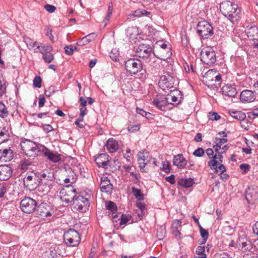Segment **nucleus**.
Masks as SVG:
<instances>
[{
	"label": "nucleus",
	"instance_id": "obj_15",
	"mask_svg": "<svg viewBox=\"0 0 258 258\" xmlns=\"http://www.w3.org/2000/svg\"><path fill=\"white\" fill-rule=\"evenodd\" d=\"M221 147L215 144L213 147V149L215 152V154L213 156L211 157V160L208 162V165L209 167L216 166L217 163H221L223 162V156L222 154L224 152H220L219 150L221 149Z\"/></svg>",
	"mask_w": 258,
	"mask_h": 258
},
{
	"label": "nucleus",
	"instance_id": "obj_12",
	"mask_svg": "<svg viewBox=\"0 0 258 258\" xmlns=\"http://www.w3.org/2000/svg\"><path fill=\"white\" fill-rule=\"evenodd\" d=\"M37 203L33 199L26 197L20 202L21 210L26 213H31L36 209Z\"/></svg>",
	"mask_w": 258,
	"mask_h": 258
},
{
	"label": "nucleus",
	"instance_id": "obj_7",
	"mask_svg": "<svg viewBox=\"0 0 258 258\" xmlns=\"http://www.w3.org/2000/svg\"><path fill=\"white\" fill-rule=\"evenodd\" d=\"M124 65L126 71L132 75L137 74L143 69V64L138 59H129L125 62Z\"/></svg>",
	"mask_w": 258,
	"mask_h": 258
},
{
	"label": "nucleus",
	"instance_id": "obj_36",
	"mask_svg": "<svg viewBox=\"0 0 258 258\" xmlns=\"http://www.w3.org/2000/svg\"><path fill=\"white\" fill-rule=\"evenodd\" d=\"M138 160L141 169L144 168L148 162V160L145 158V155L142 153H140L138 155Z\"/></svg>",
	"mask_w": 258,
	"mask_h": 258
},
{
	"label": "nucleus",
	"instance_id": "obj_17",
	"mask_svg": "<svg viewBox=\"0 0 258 258\" xmlns=\"http://www.w3.org/2000/svg\"><path fill=\"white\" fill-rule=\"evenodd\" d=\"M166 97V100L168 101V104H172L174 105H178L183 99L182 94L181 91L178 90L174 89L171 91L170 94H168Z\"/></svg>",
	"mask_w": 258,
	"mask_h": 258
},
{
	"label": "nucleus",
	"instance_id": "obj_34",
	"mask_svg": "<svg viewBox=\"0 0 258 258\" xmlns=\"http://www.w3.org/2000/svg\"><path fill=\"white\" fill-rule=\"evenodd\" d=\"M94 35V33H91L85 36L78 41L77 44L79 46H83L87 44L93 39Z\"/></svg>",
	"mask_w": 258,
	"mask_h": 258
},
{
	"label": "nucleus",
	"instance_id": "obj_46",
	"mask_svg": "<svg viewBox=\"0 0 258 258\" xmlns=\"http://www.w3.org/2000/svg\"><path fill=\"white\" fill-rule=\"evenodd\" d=\"M248 118L253 119L258 117V108L253 109L251 111L247 113Z\"/></svg>",
	"mask_w": 258,
	"mask_h": 258
},
{
	"label": "nucleus",
	"instance_id": "obj_5",
	"mask_svg": "<svg viewBox=\"0 0 258 258\" xmlns=\"http://www.w3.org/2000/svg\"><path fill=\"white\" fill-rule=\"evenodd\" d=\"M61 200L67 204L74 201L77 196L76 189L72 185H67L59 192Z\"/></svg>",
	"mask_w": 258,
	"mask_h": 258
},
{
	"label": "nucleus",
	"instance_id": "obj_14",
	"mask_svg": "<svg viewBox=\"0 0 258 258\" xmlns=\"http://www.w3.org/2000/svg\"><path fill=\"white\" fill-rule=\"evenodd\" d=\"M153 51V48L148 44H140L136 50L137 55L140 58H148Z\"/></svg>",
	"mask_w": 258,
	"mask_h": 258
},
{
	"label": "nucleus",
	"instance_id": "obj_3",
	"mask_svg": "<svg viewBox=\"0 0 258 258\" xmlns=\"http://www.w3.org/2000/svg\"><path fill=\"white\" fill-rule=\"evenodd\" d=\"M42 145H37L30 140H26L21 143V148L27 156L34 157L39 152H41Z\"/></svg>",
	"mask_w": 258,
	"mask_h": 258
},
{
	"label": "nucleus",
	"instance_id": "obj_62",
	"mask_svg": "<svg viewBox=\"0 0 258 258\" xmlns=\"http://www.w3.org/2000/svg\"><path fill=\"white\" fill-rule=\"evenodd\" d=\"M240 168L243 170L245 172H247L250 169V166L247 164H241L240 165Z\"/></svg>",
	"mask_w": 258,
	"mask_h": 258
},
{
	"label": "nucleus",
	"instance_id": "obj_21",
	"mask_svg": "<svg viewBox=\"0 0 258 258\" xmlns=\"http://www.w3.org/2000/svg\"><path fill=\"white\" fill-rule=\"evenodd\" d=\"M98 166L107 169L109 165V156L106 154H100L95 159Z\"/></svg>",
	"mask_w": 258,
	"mask_h": 258
},
{
	"label": "nucleus",
	"instance_id": "obj_1",
	"mask_svg": "<svg viewBox=\"0 0 258 258\" xmlns=\"http://www.w3.org/2000/svg\"><path fill=\"white\" fill-rule=\"evenodd\" d=\"M220 10L222 14L233 23L239 20L240 10L236 4L229 1H224L220 4Z\"/></svg>",
	"mask_w": 258,
	"mask_h": 258
},
{
	"label": "nucleus",
	"instance_id": "obj_59",
	"mask_svg": "<svg viewBox=\"0 0 258 258\" xmlns=\"http://www.w3.org/2000/svg\"><path fill=\"white\" fill-rule=\"evenodd\" d=\"M43 130L47 133H48L53 130L52 126L50 124H44L42 126Z\"/></svg>",
	"mask_w": 258,
	"mask_h": 258
},
{
	"label": "nucleus",
	"instance_id": "obj_22",
	"mask_svg": "<svg viewBox=\"0 0 258 258\" xmlns=\"http://www.w3.org/2000/svg\"><path fill=\"white\" fill-rule=\"evenodd\" d=\"M222 92L223 95L230 97H234L237 94L235 85L229 84L222 87Z\"/></svg>",
	"mask_w": 258,
	"mask_h": 258
},
{
	"label": "nucleus",
	"instance_id": "obj_55",
	"mask_svg": "<svg viewBox=\"0 0 258 258\" xmlns=\"http://www.w3.org/2000/svg\"><path fill=\"white\" fill-rule=\"evenodd\" d=\"M45 9L48 11L49 13H53L54 12L56 8L53 5L47 4L44 6Z\"/></svg>",
	"mask_w": 258,
	"mask_h": 258
},
{
	"label": "nucleus",
	"instance_id": "obj_11",
	"mask_svg": "<svg viewBox=\"0 0 258 258\" xmlns=\"http://www.w3.org/2000/svg\"><path fill=\"white\" fill-rule=\"evenodd\" d=\"M40 178H39L35 173H32L29 175L27 173L24 178V184L29 190H33L35 189L40 184Z\"/></svg>",
	"mask_w": 258,
	"mask_h": 258
},
{
	"label": "nucleus",
	"instance_id": "obj_64",
	"mask_svg": "<svg viewBox=\"0 0 258 258\" xmlns=\"http://www.w3.org/2000/svg\"><path fill=\"white\" fill-rule=\"evenodd\" d=\"M243 258H258V256L254 253H246L243 255Z\"/></svg>",
	"mask_w": 258,
	"mask_h": 258
},
{
	"label": "nucleus",
	"instance_id": "obj_39",
	"mask_svg": "<svg viewBox=\"0 0 258 258\" xmlns=\"http://www.w3.org/2000/svg\"><path fill=\"white\" fill-rule=\"evenodd\" d=\"M199 229L201 236L203 239V243H205L208 238L209 232L207 230L203 228L202 226L199 227Z\"/></svg>",
	"mask_w": 258,
	"mask_h": 258
},
{
	"label": "nucleus",
	"instance_id": "obj_63",
	"mask_svg": "<svg viewBox=\"0 0 258 258\" xmlns=\"http://www.w3.org/2000/svg\"><path fill=\"white\" fill-rule=\"evenodd\" d=\"M205 252V247L202 246H199L197 247L196 249V253L198 254H203Z\"/></svg>",
	"mask_w": 258,
	"mask_h": 258
},
{
	"label": "nucleus",
	"instance_id": "obj_50",
	"mask_svg": "<svg viewBox=\"0 0 258 258\" xmlns=\"http://www.w3.org/2000/svg\"><path fill=\"white\" fill-rule=\"evenodd\" d=\"M131 216L128 215H122L120 218V224L121 225L125 224L130 220Z\"/></svg>",
	"mask_w": 258,
	"mask_h": 258
},
{
	"label": "nucleus",
	"instance_id": "obj_48",
	"mask_svg": "<svg viewBox=\"0 0 258 258\" xmlns=\"http://www.w3.org/2000/svg\"><path fill=\"white\" fill-rule=\"evenodd\" d=\"M214 143L219 145L221 147V146L226 143L227 142V139L225 138H219L218 137H216L214 140Z\"/></svg>",
	"mask_w": 258,
	"mask_h": 258
},
{
	"label": "nucleus",
	"instance_id": "obj_20",
	"mask_svg": "<svg viewBox=\"0 0 258 258\" xmlns=\"http://www.w3.org/2000/svg\"><path fill=\"white\" fill-rule=\"evenodd\" d=\"M100 189L102 192L110 194L113 190V185L110 180L106 176H103L101 178Z\"/></svg>",
	"mask_w": 258,
	"mask_h": 258
},
{
	"label": "nucleus",
	"instance_id": "obj_43",
	"mask_svg": "<svg viewBox=\"0 0 258 258\" xmlns=\"http://www.w3.org/2000/svg\"><path fill=\"white\" fill-rule=\"evenodd\" d=\"M137 207L140 209V213H138V215L139 217H142L144 215V212L146 210V206L144 203L139 202L136 204Z\"/></svg>",
	"mask_w": 258,
	"mask_h": 258
},
{
	"label": "nucleus",
	"instance_id": "obj_31",
	"mask_svg": "<svg viewBox=\"0 0 258 258\" xmlns=\"http://www.w3.org/2000/svg\"><path fill=\"white\" fill-rule=\"evenodd\" d=\"M194 183V180L191 178H180L178 181V184L185 188L191 186Z\"/></svg>",
	"mask_w": 258,
	"mask_h": 258
},
{
	"label": "nucleus",
	"instance_id": "obj_4",
	"mask_svg": "<svg viewBox=\"0 0 258 258\" xmlns=\"http://www.w3.org/2000/svg\"><path fill=\"white\" fill-rule=\"evenodd\" d=\"M63 240L68 246H76L80 243L81 238L77 231L70 229L64 233Z\"/></svg>",
	"mask_w": 258,
	"mask_h": 258
},
{
	"label": "nucleus",
	"instance_id": "obj_47",
	"mask_svg": "<svg viewBox=\"0 0 258 258\" xmlns=\"http://www.w3.org/2000/svg\"><path fill=\"white\" fill-rule=\"evenodd\" d=\"M41 81V78L40 76H36L33 80V86L36 88H40Z\"/></svg>",
	"mask_w": 258,
	"mask_h": 258
},
{
	"label": "nucleus",
	"instance_id": "obj_60",
	"mask_svg": "<svg viewBox=\"0 0 258 258\" xmlns=\"http://www.w3.org/2000/svg\"><path fill=\"white\" fill-rule=\"evenodd\" d=\"M7 134L3 131L0 132V144L4 143L7 140Z\"/></svg>",
	"mask_w": 258,
	"mask_h": 258
},
{
	"label": "nucleus",
	"instance_id": "obj_52",
	"mask_svg": "<svg viewBox=\"0 0 258 258\" xmlns=\"http://www.w3.org/2000/svg\"><path fill=\"white\" fill-rule=\"evenodd\" d=\"M55 92L54 87L50 86L45 90V95L47 97L51 96Z\"/></svg>",
	"mask_w": 258,
	"mask_h": 258
},
{
	"label": "nucleus",
	"instance_id": "obj_45",
	"mask_svg": "<svg viewBox=\"0 0 258 258\" xmlns=\"http://www.w3.org/2000/svg\"><path fill=\"white\" fill-rule=\"evenodd\" d=\"M140 128V124H131L127 127V131L131 133H134L138 131Z\"/></svg>",
	"mask_w": 258,
	"mask_h": 258
},
{
	"label": "nucleus",
	"instance_id": "obj_42",
	"mask_svg": "<svg viewBox=\"0 0 258 258\" xmlns=\"http://www.w3.org/2000/svg\"><path fill=\"white\" fill-rule=\"evenodd\" d=\"M161 169L166 172L169 173L170 172V164L168 161H163L162 163V167Z\"/></svg>",
	"mask_w": 258,
	"mask_h": 258
},
{
	"label": "nucleus",
	"instance_id": "obj_56",
	"mask_svg": "<svg viewBox=\"0 0 258 258\" xmlns=\"http://www.w3.org/2000/svg\"><path fill=\"white\" fill-rule=\"evenodd\" d=\"M165 179L171 184L175 183V175L173 174H171L169 176L166 177Z\"/></svg>",
	"mask_w": 258,
	"mask_h": 258
},
{
	"label": "nucleus",
	"instance_id": "obj_26",
	"mask_svg": "<svg viewBox=\"0 0 258 258\" xmlns=\"http://www.w3.org/2000/svg\"><path fill=\"white\" fill-rule=\"evenodd\" d=\"M173 164L178 168H184L186 164V160L182 154H178L174 156L173 159Z\"/></svg>",
	"mask_w": 258,
	"mask_h": 258
},
{
	"label": "nucleus",
	"instance_id": "obj_53",
	"mask_svg": "<svg viewBox=\"0 0 258 258\" xmlns=\"http://www.w3.org/2000/svg\"><path fill=\"white\" fill-rule=\"evenodd\" d=\"M64 50L66 53L68 55H71L73 54L74 48L72 45L66 46L64 47Z\"/></svg>",
	"mask_w": 258,
	"mask_h": 258
},
{
	"label": "nucleus",
	"instance_id": "obj_10",
	"mask_svg": "<svg viewBox=\"0 0 258 258\" xmlns=\"http://www.w3.org/2000/svg\"><path fill=\"white\" fill-rule=\"evenodd\" d=\"M201 59L205 64H213L216 61V52L211 48H204L201 52Z\"/></svg>",
	"mask_w": 258,
	"mask_h": 258
},
{
	"label": "nucleus",
	"instance_id": "obj_37",
	"mask_svg": "<svg viewBox=\"0 0 258 258\" xmlns=\"http://www.w3.org/2000/svg\"><path fill=\"white\" fill-rule=\"evenodd\" d=\"M132 191L136 199L139 201L144 200V195L141 192V189L133 186L132 187Z\"/></svg>",
	"mask_w": 258,
	"mask_h": 258
},
{
	"label": "nucleus",
	"instance_id": "obj_9",
	"mask_svg": "<svg viewBox=\"0 0 258 258\" xmlns=\"http://www.w3.org/2000/svg\"><path fill=\"white\" fill-rule=\"evenodd\" d=\"M177 82L173 77L166 73L160 77L159 85L161 88L165 90L166 89L175 88Z\"/></svg>",
	"mask_w": 258,
	"mask_h": 258
},
{
	"label": "nucleus",
	"instance_id": "obj_8",
	"mask_svg": "<svg viewBox=\"0 0 258 258\" xmlns=\"http://www.w3.org/2000/svg\"><path fill=\"white\" fill-rule=\"evenodd\" d=\"M52 50V47L50 45H44L40 44L37 45L34 50L35 52H39L42 55V58L47 63L51 62L54 59L53 55L51 53Z\"/></svg>",
	"mask_w": 258,
	"mask_h": 258
},
{
	"label": "nucleus",
	"instance_id": "obj_44",
	"mask_svg": "<svg viewBox=\"0 0 258 258\" xmlns=\"http://www.w3.org/2000/svg\"><path fill=\"white\" fill-rule=\"evenodd\" d=\"M208 117L209 120L214 121L219 119L221 116L216 112H210L208 114Z\"/></svg>",
	"mask_w": 258,
	"mask_h": 258
},
{
	"label": "nucleus",
	"instance_id": "obj_41",
	"mask_svg": "<svg viewBox=\"0 0 258 258\" xmlns=\"http://www.w3.org/2000/svg\"><path fill=\"white\" fill-rule=\"evenodd\" d=\"M8 115V111L7 108L5 105L2 102H0V117L2 118L6 117Z\"/></svg>",
	"mask_w": 258,
	"mask_h": 258
},
{
	"label": "nucleus",
	"instance_id": "obj_24",
	"mask_svg": "<svg viewBox=\"0 0 258 258\" xmlns=\"http://www.w3.org/2000/svg\"><path fill=\"white\" fill-rule=\"evenodd\" d=\"M240 99L242 102H251L255 99V95L252 91L245 90L241 93Z\"/></svg>",
	"mask_w": 258,
	"mask_h": 258
},
{
	"label": "nucleus",
	"instance_id": "obj_57",
	"mask_svg": "<svg viewBox=\"0 0 258 258\" xmlns=\"http://www.w3.org/2000/svg\"><path fill=\"white\" fill-rule=\"evenodd\" d=\"M45 98L43 95H40L39 97L38 106L41 108L42 107L45 102Z\"/></svg>",
	"mask_w": 258,
	"mask_h": 258
},
{
	"label": "nucleus",
	"instance_id": "obj_49",
	"mask_svg": "<svg viewBox=\"0 0 258 258\" xmlns=\"http://www.w3.org/2000/svg\"><path fill=\"white\" fill-rule=\"evenodd\" d=\"M205 154V151L202 148H198L193 153L195 156L201 157H202Z\"/></svg>",
	"mask_w": 258,
	"mask_h": 258
},
{
	"label": "nucleus",
	"instance_id": "obj_28",
	"mask_svg": "<svg viewBox=\"0 0 258 258\" xmlns=\"http://www.w3.org/2000/svg\"><path fill=\"white\" fill-rule=\"evenodd\" d=\"M35 210L41 217H48L51 215L50 212L46 208V204L44 203L37 205Z\"/></svg>",
	"mask_w": 258,
	"mask_h": 258
},
{
	"label": "nucleus",
	"instance_id": "obj_33",
	"mask_svg": "<svg viewBox=\"0 0 258 258\" xmlns=\"http://www.w3.org/2000/svg\"><path fill=\"white\" fill-rule=\"evenodd\" d=\"M52 182L51 180H49L47 184H45L43 182H42L41 183H40V184L37 187H38V190L40 192H44V193H47L48 192L50 189H51V186L52 185Z\"/></svg>",
	"mask_w": 258,
	"mask_h": 258
},
{
	"label": "nucleus",
	"instance_id": "obj_18",
	"mask_svg": "<svg viewBox=\"0 0 258 258\" xmlns=\"http://www.w3.org/2000/svg\"><path fill=\"white\" fill-rule=\"evenodd\" d=\"M236 243L238 248L243 252L252 251L253 249L251 242L245 238H239Z\"/></svg>",
	"mask_w": 258,
	"mask_h": 258
},
{
	"label": "nucleus",
	"instance_id": "obj_38",
	"mask_svg": "<svg viewBox=\"0 0 258 258\" xmlns=\"http://www.w3.org/2000/svg\"><path fill=\"white\" fill-rule=\"evenodd\" d=\"M212 169H215L216 173L222 174L226 171L224 165L220 163H217L216 166L210 167Z\"/></svg>",
	"mask_w": 258,
	"mask_h": 258
},
{
	"label": "nucleus",
	"instance_id": "obj_23",
	"mask_svg": "<svg viewBox=\"0 0 258 258\" xmlns=\"http://www.w3.org/2000/svg\"><path fill=\"white\" fill-rule=\"evenodd\" d=\"M12 175V170L7 165H0V180H8Z\"/></svg>",
	"mask_w": 258,
	"mask_h": 258
},
{
	"label": "nucleus",
	"instance_id": "obj_27",
	"mask_svg": "<svg viewBox=\"0 0 258 258\" xmlns=\"http://www.w3.org/2000/svg\"><path fill=\"white\" fill-rule=\"evenodd\" d=\"M13 158V151L9 149L0 150V160L7 162L11 161Z\"/></svg>",
	"mask_w": 258,
	"mask_h": 258
},
{
	"label": "nucleus",
	"instance_id": "obj_13",
	"mask_svg": "<svg viewBox=\"0 0 258 258\" xmlns=\"http://www.w3.org/2000/svg\"><path fill=\"white\" fill-rule=\"evenodd\" d=\"M74 208L79 212H85L89 207L88 200L82 196H76L73 201Z\"/></svg>",
	"mask_w": 258,
	"mask_h": 258
},
{
	"label": "nucleus",
	"instance_id": "obj_32",
	"mask_svg": "<svg viewBox=\"0 0 258 258\" xmlns=\"http://www.w3.org/2000/svg\"><path fill=\"white\" fill-rule=\"evenodd\" d=\"M229 114L233 118L238 120H244L246 118V114L240 111H230Z\"/></svg>",
	"mask_w": 258,
	"mask_h": 258
},
{
	"label": "nucleus",
	"instance_id": "obj_2",
	"mask_svg": "<svg viewBox=\"0 0 258 258\" xmlns=\"http://www.w3.org/2000/svg\"><path fill=\"white\" fill-rule=\"evenodd\" d=\"M221 81V75L214 70H209L203 78V82L204 84L213 89L217 88V85L220 84Z\"/></svg>",
	"mask_w": 258,
	"mask_h": 258
},
{
	"label": "nucleus",
	"instance_id": "obj_54",
	"mask_svg": "<svg viewBox=\"0 0 258 258\" xmlns=\"http://www.w3.org/2000/svg\"><path fill=\"white\" fill-rule=\"evenodd\" d=\"M181 222L179 220H175L172 224V228L173 229L177 230L181 226Z\"/></svg>",
	"mask_w": 258,
	"mask_h": 258
},
{
	"label": "nucleus",
	"instance_id": "obj_30",
	"mask_svg": "<svg viewBox=\"0 0 258 258\" xmlns=\"http://www.w3.org/2000/svg\"><path fill=\"white\" fill-rule=\"evenodd\" d=\"M245 198L248 202H253L258 199V195L253 188L249 187L246 192Z\"/></svg>",
	"mask_w": 258,
	"mask_h": 258
},
{
	"label": "nucleus",
	"instance_id": "obj_58",
	"mask_svg": "<svg viewBox=\"0 0 258 258\" xmlns=\"http://www.w3.org/2000/svg\"><path fill=\"white\" fill-rule=\"evenodd\" d=\"M137 112L138 114H141L143 116H146V115H151V114L148 112H146L143 109L140 108L139 107H137L136 109Z\"/></svg>",
	"mask_w": 258,
	"mask_h": 258
},
{
	"label": "nucleus",
	"instance_id": "obj_61",
	"mask_svg": "<svg viewBox=\"0 0 258 258\" xmlns=\"http://www.w3.org/2000/svg\"><path fill=\"white\" fill-rule=\"evenodd\" d=\"M206 153L207 155V156H208V157L209 158V159H210V160H211V157L214 155V150L212 148L207 149L206 150Z\"/></svg>",
	"mask_w": 258,
	"mask_h": 258
},
{
	"label": "nucleus",
	"instance_id": "obj_51",
	"mask_svg": "<svg viewBox=\"0 0 258 258\" xmlns=\"http://www.w3.org/2000/svg\"><path fill=\"white\" fill-rule=\"evenodd\" d=\"M7 191V185L0 183V199L4 197Z\"/></svg>",
	"mask_w": 258,
	"mask_h": 258
},
{
	"label": "nucleus",
	"instance_id": "obj_35",
	"mask_svg": "<svg viewBox=\"0 0 258 258\" xmlns=\"http://www.w3.org/2000/svg\"><path fill=\"white\" fill-rule=\"evenodd\" d=\"M126 34L131 39H134L138 35V29L135 27H130L126 30Z\"/></svg>",
	"mask_w": 258,
	"mask_h": 258
},
{
	"label": "nucleus",
	"instance_id": "obj_40",
	"mask_svg": "<svg viewBox=\"0 0 258 258\" xmlns=\"http://www.w3.org/2000/svg\"><path fill=\"white\" fill-rule=\"evenodd\" d=\"M106 207L107 210L111 211L113 214H115L117 210L116 204L111 201L106 203Z\"/></svg>",
	"mask_w": 258,
	"mask_h": 258
},
{
	"label": "nucleus",
	"instance_id": "obj_19",
	"mask_svg": "<svg viewBox=\"0 0 258 258\" xmlns=\"http://www.w3.org/2000/svg\"><path fill=\"white\" fill-rule=\"evenodd\" d=\"M168 101L164 96H157L153 101V104L161 110H165Z\"/></svg>",
	"mask_w": 258,
	"mask_h": 258
},
{
	"label": "nucleus",
	"instance_id": "obj_29",
	"mask_svg": "<svg viewBox=\"0 0 258 258\" xmlns=\"http://www.w3.org/2000/svg\"><path fill=\"white\" fill-rule=\"evenodd\" d=\"M247 37L251 40H258V28L255 26H251L246 30Z\"/></svg>",
	"mask_w": 258,
	"mask_h": 258
},
{
	"label": "nucleus",
	"instance_id": "obj_6",
	"mask_svg": "<svg viewBox=\"0 0 258 258\" xmlns=\"http://www.w3.org/2000/svg\"><path fill=\"white\" fill-rule=\"evenodd\" d=\"M197 33L203 39H207L213 34V28L207 21L199 22L197 26Z\"/></svg>",
	"mask_w": 258,
	"mask_h": 258
},
{
	"label": "nucleus",
	"instance_id": "obj_25",
	"mask_svg": "<svg viewBox=\"0 0 258 258\" xmlns=\"http://www.w3.org/2000/svg\"><path fill=\"white\" fill-rule=\"evenodd\" d=\"M108 151L110 153H113L117 151L119 148L118 142L113 138H109L105 144Z\"/></svg>",
	"mask_w": 258,
	"mask_h": 258
},
{
	"label": "nucleus",
	"instance_id": "obj_16",
	"mask_svg": "<svg viewBox=\"0 0 258 258\" xmlns=\"http://www.w3.org/2000/svg\"><path fill=\"white\" fill-rule=\"evenodd\" d=\"M41 149L43 155L50 162L57 163L61 160V155L57 152L50 151L44 146Z\"/></svg>",
	"mask_w": 258,
	"mask_h": 258
}]
</instances>
